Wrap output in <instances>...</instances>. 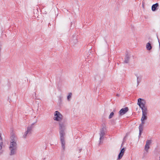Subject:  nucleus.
Returning <instances> with one entry per match:
<instances>
[{"label": "nucleus", "mask_w": 160, "mask_h": 160, "mask_svg": "<svg viewBox=\"0 0 160 160\" xmlns=\"http://www.w3.org/2000/svg\"><path fill=\"white\" fill-rule=\"evenodd\" d=\"M82 150V148H79L78 149V152L79 153L80 152H81Z\"/></svg>", "instance_id": "nucleus-20"}, {"label": "nucleus", "mask_w": 160, "mask_h": 160, "mask_svg": "<svg viewBox=\"0 0 160 160\" xmlns=\"http://www.w3.org/2000/svg\"><path fill=\"white\" fill-rule=\"evenodd\" d=\"M106 130V126L105 124H102V128L100 130V142L101 143V140L103 139V136L105 134V131Z\"/></svg>", "instance_id": "nucleus-6"}, {"label": "nucleus", "mask_w": 160, "mask_h": 160, "mask_svg": "<svg viewBox=\"0 0 160 160\" xmlns=\"http://www.w3.org/2000/svg\"><path fill=\"white\" fill-rule=\"evenodd\" d=\"M66 123L65 122H61L59 123V133L60 135H65L64 131L66 129Z\"/></svg>", "instance_id": "nucleus-4"}, {"label": "nucleus", "mask_w": 160, "mask_h": 160, "mask_svg": "<svg viewBox=\"0 0 160 160\" xmlns=\"http://www.w3.org/2000/svg\"><path fill=\"white\" fill-rule=\"evenodd\" d=\"M65 135H60V139L62 144V148L63 150H64L65 148Z\"/></svg>", "instance_id": "nucleus-8"}, {"label": "nucleus", "mask_w": 160, "mask_h": 160, "mask_svg": "<svg viewBox=\"0 0 160 160\" xmlns=\"http://www.w3.org/2000/svg\"><path fill=\"white\" fill-rule=\"evenodd\" d=\"M113 115H114V113L113 112H111L110 115H109V119L112 118L113 116Z\"/></svg>", "instance_id": "nucleus-18"}, {"label": "nucleus", "mask_w": 160, "mask_h": 160, "mask_svg": "<svg viewBox=\"0 0 160 160\" xmlns=\"http://www.w3.org/2000/svg\"><path fill=\"white\" fill-rule=\"evenodd\" d=\"M146 48L148 50H150L152 49V46L149 42H148L147 43L146 45Z\"/></svg>", "instance_id": "nucleus-13"}, {"label": "nucleus", "mask_w": 160, "mask_h": 160, "mask_svg": "<svg viewBox=\"0 0 160 160\" xmlns=\"http://www.w3.org/2000/svg\"><path fill=\"white\" fill-rule=\"evenodd\" d=\"M147 113L148 111L142 112V116L141 118V123H142V124H144L145 123V120L147 119Z\"/></svg>", "instance_id": "nucleus-7"}, {"label": "nucleus", "mask_w": 160, "mask_h": 160, "mask_svg": "<svg viewBox=\"0 0 160 160\" xmlns=\"http://www.w3.org/2000/svg\"><path fill=\"white\" fill-rule=\"evenodd\" d=\"M4 147L3 144V142L2 141L0 142V150H2V148Z\"/></svg>", "instance_id": "nucleus-16"}, {"label": "nucleus", "mask_w": 160, "mask_h": 160, "mask_svg": "<svg viewBox=\"0 0 160 160\" xmlns=\"http://www.w3.org/2000/svg\"><path fill=\"white\" fill-rule=\"evenodd\" d=\"M159 158H160L159 160H160V157H159Z\"/></svg>", "instance_id": "nucleus-23"}, {"label": "nucleus", "mask_w": 160, "mask_h": 160, "mask_svg": "<svg viewBox=\"0 0 160 160\" xmlns=\"http://www.w3.org/2000/svg\"><path fill=\"white\" fill-rule=\"evenodd\" d=\"M137 81L138 83L140 82L141 78L139 77V76H137Z\"/></svg>", "instance_id": "nucleus-19"}, {"label": "nucleus", "mask_w": 160, "mask_h": 160, "mask_svg": "<svg viewBox=\"0 0 160 160\" xmlns=\"http://www.w3.org/2000/svg\"><path fill=\"white\" fill-rule=\"evenodd\" d=\"M3 152V151L2 150H0V155H1Z\"/></svg>", "instance_id": "nucleus-21"}, {"label": "nucleus", "mask_w": 160, "mask_h": 160, "mask_svg": "<svg viewBox=\"0 0 160 160\" xmlns=\"http://www.w3.org/2000/svg\"><path fill=\"white\" fill-rule=\"evenodd\" d=\"M11 138L9 148L10 151V155H12L16 153L17 150V145L16 139L13 138V137H12Z\"/></svg>", "instance_id": "nucleus-1"}, {"label": "nucleus", "mask_w": 160, "mask_h": 160, "mask_svg": "<svg viewBox=\"0 0 160 160\" xmlns=\"http://www.w3.org/2000/svg\"><path fill=\"white\" fill-rule=\"evenodd\" d=\"M125 151V149L124 148H122L121 150L120 153H119L118 155V159H120L122 158V157L124 155Z\"/></svg>", "instance_id": "nucleus-11"}, {"label": "nucleus", "mask_w": 160, "mask_h": 160, "mask_svg": "<svg viewBox=\"0 0 160 160\" xmlns=\"http://www.w3.org/2000/svg\"><path fill=\"white\" fill-rule=\"evenodd\" d=\"M72 93H70L69 94V95H68V96L67 97V99L68 100H69V99L70 98H71L72 96Z\"/></svg>", "instance_id": "nucleus-17"}, {"label": "nucleus", "mask_w": 160, "mask_h": 160, "mask_svg": "<svg viewBox=\"0 0 160 160\" xmlns=\"http://www.w3.org/2000/svg\"><path fill=\"white\" fill-rule=\"evenodd\" d=\"M62 119V115L58 111L55 112L53 119L57 121L60 122L61 121Z\"/></svg>", "instance_id": "nucleus-5"}, {"label": "nucleus", "mask_w": 160, "mask_h": 160, "mask_svg": "<svg viewBox=\"0 0 160 160\" xmlns=\"http://www.w3.org/2000/svg\"><path fill=\"white\" fill-rule=\"evenodd\" d=\"M158 6V3H156L155 4L153 5L152 7V10L153 11H155L156 9V8Z\"/></svg>", "instance_id": "nucleus-14"}, {"label": "nucleus", "mask_w": 160, "mask_h": 160, "mask_svg": "<svg viewBox=\"0 0 160 160\" xmlns=\"http://www.w3.org/2000/svg\"><path fill=\"white\" fill-rule=\"evenodd\" d=\"M144 124H142V123H141L139 127V136H140L141 135V133L143 129V127Z\"/></svg>", "instance_id": "nucleus-12"}, {"label": "nucleus", "mask_w": 160, "mask_h": 160, "mask_svg": "<svg viewBox=\"0 0 160 160\" xmlns=\"http://www.w3.org/2000/svg\"><path fill=\"white\" fill-rule=\"evenodd\" d=\"M146 103L145 101L143 99L140 98L138 99L137 104L141 108L142 112L148 111L147 107L145 106Z\"/></svg>", "instance_id": "nucleus-2"}, {"label": "nucleus", "mask_w": 160, "mask_h": 160, "mask_svg": "<svg viewBox=\"0 0 160 160\" xmlns=\"http://www.w3.org/2000/svg\"><path fill=\"white\" fill-rule=\"evenodd\" d=\"M128 107H126L124 108H122L121 109L119 112V115L121 116L124 115L128 111Z\"/></svg>", "instance_id": "nucleus-10"}, {"label": "nucleus", "mask_w": 160, "mask_h": 160, "mask_svg": "<svg viewBox=\"0 0 160 160\" xmlns=\"http://www.w3.org/2000/svg\"><path fill=\"white\" fill-rule=\"evenodd\" d=\"M0 139L2 141V138H1V136H0Z\"/></svg>", "instance_id": "nucleus-22"}, {"label": "nucleus", "mask_w": 160, "mask_h": 160, "mask_svg": "<svg viewBox=\"0 0 160 160\" xmlns=\"http://www.w3.org/2000/svg\"><path fill=\"white\" fill-rule=\"evenodd\" d=\"M129 56L128 55H127L125 58L124 62L126 63H128L129 61Z\"/></svg>", "instance_id": "nucleus-15"}, {"label": "nucleus", "mask_w": 160, "mask_h": 160, "mask_svg": "<svg viewBox=\"0 0 160 160\" xmlns=\"http://www.w3.org/2000/svg\"><path fill=\"white\" fill-rule=\"evenodd\" d=\"M35 123H36V122L32 123L27 127V131L25 132L23 136V138H26L28 134H30L31 133L32 129L34 127V125Z\"/></svg>", "instance_id": "nucleus-3"}, {"label": "nucleus", "mask_w": 160, "mask_h": 160, "mask_svg": "<svg viewBox=\"0 0 160 160\" xmlns=\"http://www.w3.org/2000/svg\"><path fill=\"white\" fill-rule=\"evenodd\" d=\"M152 142L151 140H148L146 141V144L144 148V150L146 152H148V149L150 148V144H151Z\"/></svg>", "instance_id": "nucleus-9"}]
</instances>
